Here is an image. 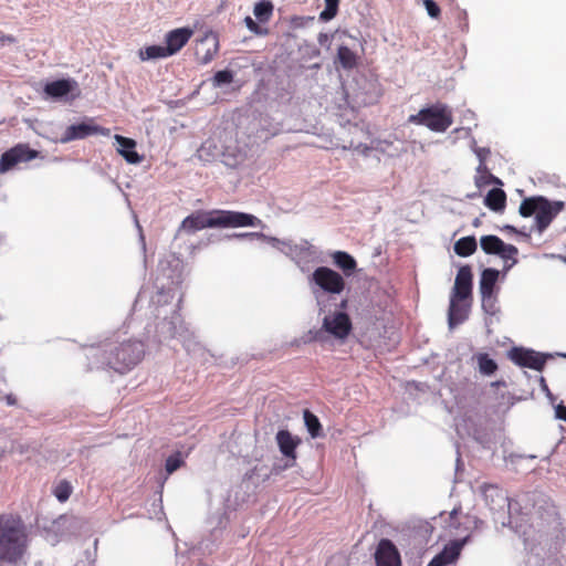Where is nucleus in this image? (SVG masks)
<instances>
[{
    "label": "nucleus",
    "instance_id": "obj_30",
    "mask_svg": "<svg viewBox=\"0 0 566 566\" xmlns=\"http://www.w3.org/2000/svg\"><path fill=\"white\" fill-rule=\"evenodd\" d=\"M245 155L241 150H231L230 147H227L222 153V161L226 166L230 168H237L244 160Z\"/></svg>",
    "mask_w": 566,
    "mask_h": 566
},
{
    "label": "nucleus",
    "instance_id": "obj_16",
    "mask_svg": "<svg viewBox=\"0 0 566 566\" xmlns=\"http://www.w3.org/2000/svg\"><path fill=\"white\" fill-rule=\"evenodd\" d=\"M467 541L468 538L449 542L443 549L431 559L428 566H448L454 563L459 558Z\"/></svg>",
    "mask_w": 566,
    "mask_h": 566
},
{
    "label": "nucleus",
    "instance_id": "obj_43",
    "mask_svg": "<svg viewBox=\"0 0 566 566\" xmlns=\"http://www.w3.org/2000/svg\"><path fill=\"white\" fill-rule=\"evenodd\" d=\"M148 298V293L145 289L140 290V292L138 293L137 297H136V301H135V304H134V312L137 311L138 306L144 302V301H147Z\"/></svg>",
    "mask_w": 566,
    "mask_h": 566
},
{
    "label": "nucleus",
    "instance_id": "obj_41",
    "mask_svg": "<svg viewBox=\"0 0 566 566\" xmlns=\"http://www.w3.org/2000/svg\"><path fill=\"white\" fill-rule=\"evenodd\" d=\"M218 46H219V43H218L217 39H213L212 49H208L207 53L201 59L202 63L207 64L213 59L214 54L218 51Z\"/></svg>",
    "mask_w": 566,
    "mask_h": 566
},
{
    "label": "nucleus",
    "instance_id": "obj_11",
    "mask_svg": "<svg viewBox=\"0 0 566 566\" xmlns=\"http://www.w3.org/2000/svg\"><path fill=\"white\" fill-rule=\"evenodd\" d=\"M507 358L520 367H527L541 371L545 364L546 357L533 349L524 347H512L507 352Z\"/></svg>",
    "mask_w": 566,
    "mask_h": 566
},
{
    "label": "nucleus",
    "instance_id": "obj_23",
    "mask_svg": "<svg viewBox=\"0 0 566 566\" xmlns=\"http://www.w3.org/2000/svg\"><path fill=\"white\" fill-rule=\"evenodd\" d=\"M275 439L281 453L287 459L295 460V449L300 444L301 440L293 437L287 430H280L276 433Z\"/></svg>",
    "mask_w": 566,
    "mask_h": 566
},
{
    "label": "nucleus",
    "instance_id": "obj_28",
    "mask_svg": "<svg viewBox=\"0 0 566 566\" xmlns=\"http://www.w3.org/2000/svg\"><path fill=\"white\" fill-rule=\"evenodd\" d=\"M166 45H150L144 50L139 51V57L143 61L146 60H155V59H164L171 56Z\"/></svg>",
    "mask_w": 566,
    "mask_h": 566
},
{
    "label": "nucleus",
    "instance_id": "obj_24",
    "mask_svg": "<svg viewBox=\"0 0 566 566\" xmlns=\"http://www.w3.org/2000/svg\"><path fill=\"white\" fill-rule=\"evenodd\" d=\"M497 279V270L485 269L482 271L480 279V293L483 300L490 298L492 296Z\"/></svg>",
    "mask_w": 566,
    "mask_h": 566
},
{
    "label": "nucleus",
    "instance_id": "obj_51",
    "mask_svg": "<svg viewBox=\"0 0 566 566\" xmlns=\"http://www.w3.org/2000/svg\"><path fill=\"white\" fill-rule=\"evenodd\" d=\"M140 240H142V242H143V247L145 248V240H144V237H143V235H140Z\"/></svg>",
    "mask_w": 566,
    "mask_h": 566
},
{
    "label": "nucleus",
    "instance_id": "obj_26",
    "mask_svg": "<svg viewBox=\"0 0 566 566\" xmlns=\"http://www.w3.org/2000/svg\"><path fill=\"white\" fill-rule=\"evenodd\" d=\"M474 359L476 361L479 371L484 376H491L495 374L499 368L496 361L492 359L486 353L475 354Z\"/></svg>",
    "mask_w": 566,
    "mask_h": 566
},
{
    "label": "nucleus",
    "instance_id": "obj_29",
    "mask_svg": "<svg viewBox=\"0 0 566 566\" xmlns=\"http://www.w3.org/2000/svg\"><path fill=\"white\" fill-rule=\"evenodd\" d=\"M253 13L255 18L261 22H268L273 13V4L269 0H261L255 3Z\"/></svg>",
    "mask_w": 566,
    "mask_h": 566
},
{
    "label": "nucleus",
    "instance_id": "obj_46",
    "mask_svg": "<svg viewBox=\"0 0 566 566\" xmlns=\"http://www.w3.org/2000/svg\"><path fill=\"white\" fill-rule=\"evenodd\" d=\"M0 41H1L2 43H6V42H8V43H13L15 40H14V38H13L12 35H7V34H2V33H1V35H0Z\"/></svg>",
    "mask_w": 566,
    "mask_h": 566
},
{
    "label": "nucleus",
    "instance_id": "obj_20",
    "mask_svg": "<svg viewBox=\"0 0 566 566\" xmlns=\"http://www.w3.org/2000/svg\"><path fill=\"white\" fill-rule=\"evenodd\" d=\"M77 88V82L73 78H62L44 86V93L53 98H62Z\"/></svg>",
    "mask_w": 566,
    "mask_h": 566
},
{
    "label": "nucleus",
    "instance_id": "obj_39",
    "mask_svg": "<svg viewBox=\"0 0 566 566\" xmlns=\"http://www.w3.org/2000/svg\"><path fill=\"white\" fill-rule=\"evenodd\" d=\"M423 6L431 18L438 19L441 14L440 7L433 0H423Z\"/></svg>",
    "mask_w": 566,
    "mask_h": 566
},
{
    "label": "nucleus",
    "instance_id": "obj_50",
    "mask_svg": "<svg viewBox=\"0 0 566 566\" xmlns=\"http://www.w3.org/2000/svg\"><path fill=\"white\" fill-rule=\"evenodd\" d=\"M346 302H347V301H346V300H344V298H343V300H340V302H339V307H340V308H344V307L346 306Z\"/></svg>",
    "mask_w": 566,
    "mask_h": 566
},
{
    "label": "nucleus",
    "instance_id": "obj_9",
    "mask_svg": "<svg viewBox=\"0 0 566 566\" xmlns=\"http://www.w3.org/2000/svg\"><path fill=\"white\" fill-rule=\"evenodd\" d=\"M352 329L349 316L344 312H335L323 318L322 328L315 332L314 339L323 340L324 334H329L338 339H344Z\"/></svg>",
    "mask_w": 566,
    "mask_h": 566
},
{
    "label": "nucleus",
    "instance_id": "obj_45",
    "mask_svg": "<svg viewBox=\"0 0 566 566\" xmlns=\"http://www.w3.org/2000/svg\"><path fill=\"white\" fill-rule=\"evenodd\" d=\"M556 417L558 419H562L564 421H566V406L564 405H558L556 407Z\"/></svg>",
    "mask_w": 566,
    "mask_h": 566
},
{
    "label": "nucleus",
    "instance_id": "obj_38",
    "mask_svg": "<svg viewBox=\"0 0 566 566\" xmlns=\"http://www.w3.org/2000/svg\"><path fill=\"white\" fill-rule=\"evenodd\" d=\"M231 238H235V239H240V240H243V239H249V240H263V241H266L269 243V239L271 237L264 234V233H261V232H244V233H234L231 235Z\"/></svg>",
    "mask_w": 566,
    "mask_h": 566
},
{
    "label": "nucleus",
    "instance_id": "obj_44",
    "mask_svg": "<svg viewBox=\"0 0 566 566\" xmlns=\"http://www.w3.org/2000/svg\"><path fill=\"white\" fill-rule=\"evenodd\" d=\"M391 145V143L386 140H377L375 148L382 153H389L388 147H390Z\"/></svg>",
    "mask_w": 566,
    "mask_h": 566
},
{
    "label": "nucleus",
    "instance_id": "obj_19",
    "mask_svg": "<svg viewBox=\"0 0 566 566\" xmlns=\"http://www.w3.org/2000/svg\"><path fill=\"white\" fill-rule=\"evenodd\" d=\"M192 30L189 28L175 29L166 34V48L171 55L176 54L189 41Z\"/></svg>",
    "mask_w": 566,
    "mask_h": 566
},
{
    "label": "nucleus",
    "instance_id": "obj_15",
    "mask_svg": "<svg viewBox=\"0 0 566 566\" xmlns=\"http://www.w3.org/2000/svg\"><path fill=\"white\" fill-rule=\"evenodd\" d=\"M375 560L376 566H401L400 554L397 547L387 538L378 543Z\"/></svg>",
    "mask_w": 566,
    "mask_h": 566
},
{
    "label": "nucleus",
    "instance_id": "obj_47",
    "mask_svg": "<svg viewBox=\"0 0 566 566\" xmlns=\"http://www.w3.org/2000/svg\"><path fill=\"white\" fill-rule=\"evenodd\" d=\"M506 382L503 379L495 380L491 382V387H505Z\"/></svg>",
    "mask_w": 566,
    "mask_h": 566
},
{
    "label": "nucleus",
    "instance_id": "obj_18",
    "mask_svg": "<svg viewBox=\"0 0 566 566\" xmlns=\"http://www.w3.org/2000/svg\"><path fill=\"white\" fill-rule=\"evenodd\" d=\"M483 495L485 503L489 505L492 512L504 511L509 507V497L507 495L495 485H485L483 486Z\"/></svg>",
    "mask_w": 566,
    "mask_h": 566
},
{
    "label": "nucleus",
    "instance_id": "obj_49",
    "mask_svg": "<svg viewBox=\"0 0 566 566\" xmlns=\"http://www.w3.org/2000/svg\"><path fill=\"white\" fill-rule=\"evenodd\" d=\"M7 402H8V405H14L15 403V399L11 395H9L7 397Z\"/></svg>",
    "mask_w": 566,
    "mask_h": 566
},
{
    "label": "nucleus",
    "instance_id": "obj_37",
    "mask_svg": "<svg viewBox=\"0 0 566 566\" xmlns=\"http://www.w3.org/2000/svg\"><path fill=\"white\" fill-rule=\"evenodd\" d=\"M182 463H184V460H182L181 454L179 452L175 453L172 455H169L167 458L166 464H165L167 473L171 474L177 469H179L182 465Z\"/></svg>",
    "mask_w": 566,
    "mask_h": 566
},
{
    "label": "nucleus",
    "instance_id": "obj_31",
    "mask_svg": "<svg viewBox=\"0 0 566 566\" xmlns=\"http://www.w3.org/2000/svg\"><path fill=\"white\" fill-rule=\"evenodd\" d=\"M304 421L312 438L322 436V426L318 418L308 410L304 411Z\"/></svg>",
    "mask_w": 566,
    "mask_h": 566
},
{
    "label": "nucleus",
    "instance_id": "obj_5",
    "mask_svg": "<svg viewBox=\"0 0 566 566\" xmlns=\"http://www.w3.org/2000/svg\"><path fill=\"white\" fill-rule=\"evenodd\" d=\"M310 287L319 312H325L328 301L335 300L343 292L345 282L336 271L327 266H319L310 277Z\"/></svg>",
    "mask_w": 566,
    "mask_h": 566
},
{
    "label": "nucleus",
    "instance_id": "obj_36",
    "mask_svg": "<svg viewBox=\"0 0 566 566\" xmlns=\"http://www.w3.org/2000/svg\"><path fill=\"white\" fill-rule=\"evenodd\" d=\"M212 81L213 85L217 87L230 84L233 81V73L229 70L218 71Z\"/></svg>",
    "mask_w": 566,
    "mask_h": 566
},
{
    "label": "nucleus",
    "instance_id": "obj_22",
    "mask_svg": "<svg viewBox=\"0 0 566 566\" xmlns=\"http://www.w3.org/2000/svg\"><path fill=\"white\" fill-rule=\"evenodd\" d=\"M114 139L117 144V151L125 158L128 164H139L143 157L135 150L136 142L122 135H115Z\"/></svg>",
    "mask_w": 566,
    "mask_h": 566
},
{
    "label": "nucleus",
    "instance_id": "obj_40",
    "mask_svg": "<svg viewBox=\"0 0 566 566\" xmlns=\"http://www.w3.org/2000/svg\"><path fill=\"white\" fill-rule=\"evenodd\" d=\"M244 23L249 31L256 35H263L266 33V29L261 28L251 17H245Z\"/></svg>",
    "mask_w": 566,
    "mask_h": 566
},
{
    "label": "nucleus",
    "instance_id": "obj_33",
    "mask_svg": "<svg viewBox=\"0 0 566 566\" xmlns=\"http://www.w3.org/2000/svg\"><path fill=\"white\" fill-rule=\"evenodd\" d=\"M337 60L344 69L354 67V52L347 46H339Z\"/></svg>",
    "mask_w": 566,
    "mask_h": 566
},
{
    "label": "nucleus",
    "instance_id": "obj_27",
    "mask_svg": "<svg viewBox=\"0 0 566 566\" xmlns=\"http://www.w3.org/2000/svg\"><path fill=\"white\" fill-rule=\"evenodd\" d=\"M476 251V240L474 237H463L454 243V252L459 256H470Z\"/></svg>",
    "mask_w": 566,
    "mask_h": 566
},
{
    "label": "nucleus",
    "instance_id": "obj_21",
    "mask_svg": "<svg viewBox=\"0 0 566 566\" xmlns=\"http://www.w3.org/2000/svg\"><path fill=\"white\" fill-rule=\"evenodd\" d=\"M465 300L451 297L448 311V323L450 328L463 323L469 315L470 304H461Z\"/></svg>",
    "mask_w": 566,
    "mask_h": 566
},
{
    "label": "nucleus",
    "instance_id": "obj_6",
    "mask_svg": "<svg viewBox=\"0 0 566 566\" xmlns=\"http://www.w3.org/2000/svg\"><path fill=\"white\" fill-rule=\"evenodd\" d=\"M562 201L552 202L544 197H530L522 201L520 214L524 218L535 216L536 230L542 233L552 223L555 217L563 210Z\"/></svg>",
    "mask_w": 566,
    "mask_h": 566
},
{
    "label": "nucleus",
    "instance_id": "obj_1",
    "mask_svg": "<svg viewBox=\"0 0 566 566\" xmlns=\"http://www.w3.org/2000/svg\"><path fill=\"white\" fill-rule=\"evenodd\" d=\"M184 263L179 258L169 255L160 260L158 264V274L155 281L157 287L156 295L151 297V304L155 306L156 317L164 315L163 319L156 326V338L158 343L177 338L182 343L185 349L195 352L198 343L193 334L186 327L177 310H171V316H167L165 305L174 298L177 289L184 281Z\"/></svg>",
    "mask_w": 566,
    "mask_h": 566
},
{
    "label": "nucleus",
    "instance_id": "obj_7",
    "mask_svg": "<svg viewBox=\"0 0 566 566\" xmlns=\"http://www.w3.org/2000/svg\"><path fill=\"white\" fill-rule=\"evenodd\" d=\"M409 122L426 126L436 133H444L452 125L453 117L448 105L437 103L420 109L415 115H410Z\"/></svg>",
    "mask_w": 566,
    "mask_h": 566
},
{
    "label": "nucleus",
    "instance_id": "obj_42",
    "mask_svg": "<svg viewBox=\"0 0 566 566\" xmlns=\"http://www.w3.org/2000/svg\"><path fill=\"white\" fill-rule=\"evenodd\" d=\"M326 566H349L348 562L344 556H333L326 564Z\"/></svg>",
    "mask_w": 566,
    "mask_h": 566
},
{
    "label": "nucleus",
    "instance_id": "obj_34",
    "mask_svg": "<svg viewBox=\"0 0 566 566\" xmlns=\"http://www.w3.org/2000/svg\"><path fill=\"white\" fill-rule=\"evenodd\" d=\"M339 0H325V9L319 13V19L322 21H329L332 20L338 9Z\"/></svg>",
    "mask_w": 566,
    "mask_h": 566
},
{
    "label": "nucleus",
    "instance_id": "obj_17",
    "mask_svg": "<svg viewBox=\"0 0 566 566\" xmlns=\"http://www.w3.org/2000/svg\"><path fill=\"white\" fill-rule=\"evenodd\" d=\"M473 274L470 265H463L459 269L451 297L468 300L472 295Z\"/></svg>",
    "mask_w": 566,
    "mask_h": 566
},
{
    "label": "nucleus",
    "instance_id": "obj_14",
    "mask_svg": "<svg viewBox=\"0 0 566 566\" xmlns=\"http://www.w3.org/2000/svg\"><path fill=\"white\" fill-rule=\"evenodd\" d=\"M480 244L486 254H496L504 260L514 259L518 252L515 245L506 244L501 238L492 234L483 235Z\"/></svg>",
    "mask_w": 566,
    "mask_h": 566
},
{
    "label": "nucleus",
    "instance_id": "obj_8",
    "mask_svg": "<svg viewBox=\"0 0 566 566\" xmlns=\"http://www.w3.org/2000/svg\"><path fill=\"white\" fill-rule=\"evenodd\" d=\"M269 243L271 245H283L289 248L287 256L291 258L296 263H306V262H324L323 254L308 241H302L300 245L292 244L289 241H283L277 238L271 237L269 239Z\"/></svg>",
    "mask_w": 566,
    "mask_h": 566
},
{
    "label": "nucleus",
    "instance_id": "obj_25",
    "mask_svg": "<svg viewBox=\"0 0 566 566\" xmlns=\"http://www.w3.org/2000/svg\"><path fill=\"white\" fill-rule=\"evenodd\" d=\"M484 205L492 211H503L506 205L505 191L500 188L491 189L484 198Z\"/></svg>",
    "mask_w": 566,
    "mask_h": 566
},
{
    "label": "nucleus",
    "instance_id": "obj_2",
    "mask_svg": "<svg viewBox=\"0 0 566 566\" xmlns=\"http://www.w3.org/2000/svg\"><path fill=\"white\" fill-rule=\"evenodd\" d=\"M145 354L142 340H123L120 343L107 340L87 349L90 369L111 368L125 374L134 368Z\"/></svg>",
    "mask_w": 566,
    "mask_h": 566
},
{
    "label": "nucleus",
    "instance_id": "obj_32",
    "mask_svg": "<svg viewBox=\"0 0 566 566\" xmlns=\"http://www.w3.org/2000/svg\"><path fill=\"white\" fill-rule=\"evenodd\" d=\"M333 260L335 265H337L339 269L344 270L346 274H348V271L354 270V258L343 251H336L333 253Z\"/></svg>",
    "mask_w": 566,
    "mask_h": 566
},
{
    "label": "nucleus",
    "instance_id": "obj_35",
    "mask_svg": "<svg viewBox=\"0 0 566 566\" xmlns=\"http://www.w3.org/2000/svg\"><path fill=\"white\" fill-rule=\"evenodd\" d=\"M71 493H72V486L69 482L66 481H62L60 482L55 490H54V495L55 497L60 501V502H65L69 500V497L71 496Z\"/></svg>",
    "mask_w": 566,
    "mask_h": 566
},
{
    "label": "nucleus",
    "instance_id": "obj_13",
    "mask_svg": "<svg viewBox=\"0 0 566 566\" xmlns=\"http://www.w3.org/2000/svg\"><path fill=\"white\" fill-rule=\"evenodd\" d=\"M36 157V151L27 145H18L2 154L0 158V172L12 169L19 163H28Z\"/></svg>",
    "mask_w": 566,
    "mask_h": 566
},
{
    "label": "nucleus",
    "instance_id": "obj_3",
    "mask_svg": "<svg viewBox=\"0 0 566 566\" xmlns=\"http://www.w3.org/2000/svg\"><path fill=\"white\" fill-rule=\"evenodd\" d=\"M28 527L20 516L0 515V560L20 565L29 548Z\"/></svg>",
    "mask_w": 566,
    "mask_h": 566
},
{
    "label": "nucleus",
    "instance_id": "obj_4",
    "mask_svg": "<svg viewBox=\"0 0 566 566\" xmlns=\"http://www.w3.org/2000/svg\"><path fill=\"white\" fill-rule=\"evenodd\" d=\"M260 224H262V221L250 213L230 210H212L188 216L181 222V229L193 233L206 228H239L256 227Z\"/></svg>",
    "mask_w": 566,
    "mask_h": 566
},
{
    "label": "nucleus",
    "instance_id": "obj_10",
    "mask_svg": "<svg viewBox=\"0 0 566 566\" xmlns=\"http://www.w3.org/2000/svg\"><path fill=\"white\" fill-rule=\"evenodd\" d=\"M356 99L364 106L378 103L382 95V87L374 74L356 78Z\"/></svg>",
    "mask_w": 566,
    "mask_h": 566
},
{
    "label": "nucleus",
    "instance_id": "obj_12",
    "mask_svg": "<svg viewBox=\"0 0 566 566\" xmlns=\"http://www.w3.org/2000/svg\"><path fill=\"white\" fill-rule=\"evenodd\" d=\"M97 134L107 136L109 134V129L95 125L92 119H88L66 127L61 137V142L69 143Z\"/></svg>",
    "mask_w": 566,
    "mask_h": 566
},
{
    "label": "nucleus",
    "instance_id": "obj_48",
    "mask_svg": "<svg viewBox=\"0 0 566 566\" xmlns=\"http://www.w3.org/2000/svg\"><path fill=\"white\" fill-rule=\"evenodd\" d=\"M273 247L275 249H277L279 251H281L282 253H284L285 255H287L289 248L283 247V245H273Z\"/></svg>",
    "mask_w": 566,
    "mask_h": 566
}]
</instances>
